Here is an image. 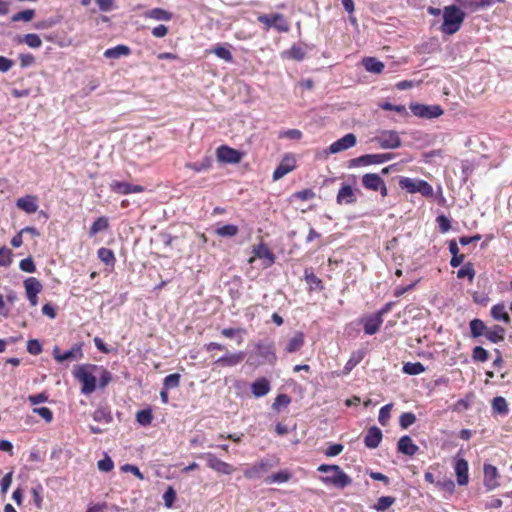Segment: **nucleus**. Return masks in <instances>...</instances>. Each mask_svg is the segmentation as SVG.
I'll use <instances>...</instances> for the list:
<instances>
[{
  "mask_svg": "<svg viewBox=\"0 0 512 512\" xmlns=\"http://www.w3.org/2000/svg\"><path fill=\"white\" fill-rule=\"evenodd\" d=\"M180 384V375L178 373L169 374L164 378V388L172 389L178 387Z\"/></svg>",
  "mask_w": 512,
  "mask_h": 512,
  "instance_id": "nucleus-47",
  "label": "nucleus"
},
{
  "mask_svg": "<svg viewBox=\"0 0 512 512\" xmlns=\"http://www.w3.org/2000/svg\"><path fill=\"white\" fill-rule=\"evenodd\" d=\"M257 350L259 355H261L263 358H265L268 362H272L275 360V354L272 350V347L270 345H263L259 344L257 346Z\"/></svg>",
  "mask_w": 512,
  "mask_h": 512,
  "instance_id": "nucleus-46",
  "label": "nucleus"
},
{
  "mask_svg": "<svg viewBox=\"0 0 512 512\" xmlns=\"http://www.w3.org/2000/svg\"><path fill=\"white\" fill-rule=\"evenodd\" d=\"M34 16H35V11L33 9H27V10H24V11L14 14L12 16L11 20L13 22H18V21L29 22L34 18Z\"/></svg>",
  "mask_w": 512,
  "mask_h": 512,
  "instance_id": "nucleus-44",
  "label": "nucleus"
},
{
  "mask_svg": "<svg viewBox=\"0 0 512 512\" xmlns=\"http://www.w3.org/2000/svg\"><path fill=\"white\" fill-rule=\"evenodd\" d=\"M304 277L310 289H321V280L312 272L311 269H305Z\"/></svg>",
  "mask_w": 512,
  "mask_h": 512,
  "instance_id": "nucleus-38",
  "label": "nucleus"
},
{
  "mask_svg": "<svg viewBox=\"0 0 512 512\" xmlns=\"http://www.w3.org/2000/svg\"><path fill=\"white\" fill-rule=\"evenodd\" d=\"M258 21L266 26L267 29L275 28L279 32H287L289 25L282 14L259 15Z\"/></svg>",
  "mask_w": 512,
  "mask_h": 512,
  "instance_id": "nucleus-8",
  "label": "nucleus"
},
{
  "mask_svg": "<svg viewBox=\"0 0 512 512\" xmlns=\"http://www.w3.org/2000/svg\"><path fill=\"white\" fill-rule=\"evenodd\" d=\"M344 449L342 444H331L325 451L327 457H335L339 455Z\"/></svg>",
  "mask_w": 512,
  "mask_h": 512,
  "instance_id": "nucleus-62",
  "label": "nucleus"
},
{
  "mask_svg": "<svg viewBox=\"0 0 512 512\" xmlns=\"http://www.w3.org/2000/svg\"><path fill=\"white\" fill-rule=\"evenodd\" d=\"M491 314L495 320H509V316L506 313L505 306L503 304L493 306Z\"/></svg>",
  "mask_w": 512,
  "mask_h": 512,
  "instance_id": "nucleus-49",
  "label": "nucleus"
},
{
  "mask_svg": "<svg viewBox=\"0 0 512 512\" xmlns=\"http://www.w3.org/2000/svg\"><path fill=\"white\" fill-rule=\"evenodd\" d=\"M109 226L108 218L105 216L97 218L90 227L89 235L95 236L96 234L106 230Z\"/></svg>",
  "mask_w": 512,
  "mask_h": 512,
  "instance_id": "nucleus-31",
  "label": "nucleus"
},
{
  "mask_svg": "<svg viewBox=\"0 0 512 512\" xmlns=\"http://www.w3.org/2000/svg\"><path fill=\"white\" fill-rule=\"evenodd\" d=\"M238 233V227L233 224L223 225L216 229V234L221 237H233Z\"/></svg>",
  "mask_w": 512,
  "mask_h": 512,
  "instance_id": "nucleus-41",
  "label": "nucleus"
},
{
  "mask_svg": "<svg viewBox=\"0 0 512 512\" xmlns=\"http://www.w3.org/2000/svg\"><path fill=\"white\" fill-rule=\"evenodd\" d=\"M504 329L501 326H494L485 332V337L493 343H497L504 339Z\"/></svg>",
  "mask_w": 512,
  "mask_h": 512,
  "instance_id": "nucleus-32",
  "label": "nucleus"
},
{
  "mask_svg": "<svg viewBox=\"0 0 512 512\" xmlns=\"http://www.w3.org/2000/svg\"><path fill=\"white\" fill-rule=\"evenodd\" d=\"M23 41L31 48H39L42 45L41 38L35 33L26 34Z\"/></svg>",
  "mask_w": 512,
  "mask_h": 512,
  "instance_id": "nucleus-51",
  "label": "nucleus"
},
{
  "mask_svg": "<svg viewBox=\"0 0 512 512\" xmlns=\"http://www.w3.org/2000/svg\"><path fill=\"white\" fill-rule=\"evenodd\" d=\"M33 412L42 417L46 422H51L53 419V413L47 407L34 408Z\"/></svg>",
  "mask_w": 512,
  "mask_h": 512,
  "instance_id": "nucleus-57",
  "label": "nucleus"
},
{
  "mask_svg": "<svg viewBox=\"0 0 512 512\" xmlns=\"http://www.w3.org/2000/svg\"><path fill=\"white\" fill-rule=\"evenodd\" d=\"M210 52L214 53L218 58L228 63H231L233 61V55L231 51L225 46L217 45Z\"/></svg>",
  "mask_w": 512,
  "mask_h": 512,
  "instance_id": "nucleus-34",
  "label": "nucleus"
},
{
  "mask_svg": "<svg viewBox=\"0 0 512 512\" xmlns=\"http://www.w3.org/2000/svg\"><path fill=\"white\" fill-rule=\"evenodd\" d=\"M152 418V413L148 409L140 410L136 415L137 422L143 426L149 425Z\"/></svg>",
  "mask_w": 512,
  "mask_h": 512,
  "instance_id": "nucleus-52",
  "label": "nucleus"
},
{
  "mask_svg": "<svg viewBox=\"0 0 512 512\" xmlns=\"http://www.w3.org/2000/svg\"><path fill=\"white\" fill-rule=\"evenodd\" d=\"M398 451L402 454L413 456L418 451V446L413 443L412 439L409 436H403L399 439Z\"/></svg>",
  "mask_w": 512,
  "mask_h": 512,
  "instance_id": "nucleus-24",
  "label": "nucleus"
},
{
  "mask_svg": "<svg viewBox=\"0 0 512 512\" xmlns=\"http://www.w3.org/2000/svg\"><path fill=\"white\" fill-rule=\"evenodd\" d=\"M200 457L206 459L209 468L220 474L230 475L235 470L232 465L217 458L213 453H204Z\"/></svg>",
  "mask_w": 512,
  "mask_h": 512,
  "instance_id": "nucleus-9",
  "label": "nucleus"
},
{
  "mask_svg": "<svg viewBox=\"0 0 512 512\" xmlns=\"http://www.w3.org/2000/svg\"><path fill=\"white\" fill-rule=\"evenodd\" d=\"M412 113L420 118L434 119L440 117L444 111L440 105L411 104Z\"/></svg>",
  "mask_w": 512,
  "mask_h": 512,
  "instance_id": "nucleus-6",
  "label": "nucleus"
},
{
  "mask_svg": "<svg viewBox=\"0 0 512 512\" xmlns=\"http://www.w3.org/2000/svg\"><path fill=\"white\" fill-rule=\"evenodd\" d=\"M144 17L155 21H170L173 18V14L162 8H153L144 13Z\"/></svg>",
  "mask_w": 512,
  "mask_h": 512,
  "instance_id": "nucleus-26",
  "label": "nucleus"
},
{
  "mask_svg": "<svg viewBox=\"0 0 512 512\" xmlns=\"http://www.w3.org/2000/svg\"><path fill=\"white\" fill-rule=\"evenodd\" d=\"M488 351L482 348L481 346H476L473 349V358L480 362H485L488 360Z\"/></svg>",
  "mask_w": 512,
  "mask_h": 512,
  "instance_id": "nucleus-55",
  "label": "nucleus"
},
{
  "mask_svg": "<svg viewBox=\"0 0 512 512\" xmlns=\"http://www.w3.org/2000/svg\"><path fill=\"white\" fill-rule=\"evenodd\" d=\"M455 473L459 485H466L469 481L468 475V462L464 459H459L455 464Z\"/></svg>",
  "mask_w": 512,
  "mask_h": 512,
  "instance_id": "nucleus-25",
  "label": "nucleus"
},
{
  "mask_svg": "<svg viewBox=\"0 0 512 512\" xmlns=\"http://www.w3.org/2000/svg\"><path fill=\"white\" fill-rule=\"evenodd\" d=\"M19 267L22 271L27 273H33L36 269L35 264L31 258L22 259L20 261Z\"/></svg>",
  "mask_w": 512,
  "mask_h": 512,
  "instance_id": "nucleus-59",
  "label": "nucleus"
},
{
  "mask_svg": "<svg viewBox=\"0 0 512 512\" xmlns=\"http://www.w3.org/2000/svg\"><path fill=\"white\" fill-rule=\"evenodd\" d=\"M52 354L54 359L59 363L66 361H78L83 357L82 343L74 344L70 350L65 352H61L59 347L56 346L54 347Z\"/></svg>",
  "mask_w": 512,
  "mask_h": 512,
  "instance_id": "nucleus-7",
  "label": "nucleus"
},
{
  "mask_svg": "<svg viewBox=\"0 0 512 512\" xmlns=\"http://www.w3.org/2000/svg\"><path fill=\"white\" fill-rule=\"evenodd\" d=\"M357 201L355 190L348 184H343L337 194V203L353 204Z\"/></svg>",
  "mask_w": 512,
  "mask_h": 512,
  "instance_id": "nucleus-19",
  "label": "nucleus"
},
{
  "mask_svg": "<svg viewBox=\"0 0 512 512\" xmlns=\"http://www.w3.org/2000/svg\"><path fill=\"white\" fill-rule=\"evenodd\" d=\"M130 53V49L125 45H117L113 48H109L104 52V56L109 59H117L122 56H127Z\"/></svg>",
  "mask_w": 512,
  "mask_h": 512,
  "instance_id": "nucleus-30",
  "label": "nucleus"
},
{
  "mask_svg": "<svg viewBox=\"0 0 512 512\" xmlns=\"http://www.w3.org/2000/svg\"><path fill=\"white\" fill-rule=\"evenodd\" d=\"M245 358V353L238 352L233 354H226L215 361L216 365L222 367H233L241 363Z\"/></svg>",
  "mask_w": 512,
  "mask_h": 512,
  "instance_id": "nucleus-21",
  "label": "nucleus"
},
{
  "mask_svg": "<svg viewBox=\"0 0 512 512\" xmlns=\"http://www.w3.org/2000/svg\"><path fill=\"white\" fill-rule=\"evenodd\" d=\"M399 186L410 194L419 193L424 197L430 198L434 196L433 187L425 180L410 177H401Z\"/></svg>",
  "mask_w": 512,
  "mask_h": 512,
  "instance_id": "nucleus-4",
  "label": "nucleus"
},
{
  "mask_svg": "<svg viewBox=\"0 0 512 512\" xmlns=\"http://www.w3.org/2000/svg\"><path fill=\"white\" fill-rule=\"evenodd\" d=\"M93 419L97 422L110 423L112 421V416L110 412L105 408H99L94 411Z\"/></svg>",
  "mask_w": 512,
  "mask_h": 512,
  "instance_id": "nucleus-43",
  "label": "nucleus"
},
{
  "mask_svg": "<svg viewBox=\"0 0 512 512\" xmlns=\"http://www.w3.org/2000/svg\"><path fill=\"white\" fill-rule=\"evenodd\" d=\"M492 408L498 414L505 415L508 413L507 401L501 396H497L492 400Z\"/></svg>",
  "mask_w": 512,
  "mask_h": 512,
  "instance_id": "nucleus-35",
  "label": "nucleus"
},
{
  "mask_svg": "<svg viewBox=\"0 0 512 512\" xmlns=\"http://www.w3.org/2000/svg\"><path fill=\"white\" fill-rule=\"evenodd\" d=\"M16 206L28 214L35 213L39 208L38 199L35 195H25L18 198L16 200Z\"/></svg>",
  "mask_w": 512,
  "mask_h": 512,
  "instance_id": "nucleus-18",
  "label": "nucleus"
},
{
  "mask_svg": "<svg viewBox=\"0 0 512 512\" xmlns=\"http://www.w3.org/2000/svg\"><path fill=\"white\" fill-rule=\"evenodd\" d=\"M254 257L250 258L249 262L252 263L255 258L262 260V266L264 268L270 267L275 262L274 254L269 250V248L261 243L254 247L253 249Z\"/></svg>",
  "mask_w": 512,
  "mask_h": 512,
  "instance_id": "nucleus-12",
  "label": "nucleus"
},
{
  "mask_svg": "<svg viewBox=\"0 0 512 512\" xmlns=\"http://www.w3.org/2000/svg\"><path fill=\"white\" fill-rule=\"evenodd\" d=\"M91 370H98V367L95 365H79L74 370V376L81 382V392L84 395H89L96 389L97 379Z\"/></svg>",
  "mask_w": 512,
  "mask_h": 512,
  "instance_id": "nucleus-3",
  "label": "nucleus"
},
{
  "mask_svg": "<svg viewBox=\"0 0 512 512\" xmlns=\"http://www.w3.org/2000/svg\"><path fill=\"white\" fill-rule=\"evenodd\" d=\"M395 503V498L392 496H382L378 499L377 503L375 504L374 508L377 511H384L388 509L391 505Z\"/></svg>",
  "mask_w": 512,
  "mask_h": 512,
  "instance_id": "nucleus-45",
  "label": "nucleus"
},
{
  "mask_svg": "<svg viewBox=\"0 0 512 512\" xmlns=\"http://www.w3.org/2000/svg\"><path fill=\"white\" fill-rule=\"evenodd\" d=\"M393 159V155L391 153H383V154H366L359 156L357 158H353L349 161V167H360V166H369L374 164H382L388 162Z\"/></svg>",
  "mask_w": 512,
  "mask_h": 512,
  "instance_id": "nucleus-5",
  "label": "nucleus"
},
{
  "mask_svg": "<svg viewBox=\"0 0 512 512\" xmlns=\"http://www.w3.org/2000/svg\"><path fill=\"white\" fill-rule=\"evenodd\" d=\"M439 229L442 233H446L450 230L451 224L450 220L445 215H440L436 218Z\"/></svg>",
  "mask_w": 512,
  "mask_h": 512,
  "instance_id": "nucleus-60",
  "label": "nucleus"
},
{
  "mask_svg": "<svg viewBox=\"0 0 512 512\" xmlns=\"http://www.w3.org/2000/svg\"><path fill=\"white\" fill-rule=\"evenodd\" d=\"M436 486L439 489L448 491L449 493H452L455 488V484L450 478H444L443 480H437Z\"/></svg>",
  "mask_w": 512,
  "mask_h": 512,
  "instance_id": "nucleus-56",
  "label": "nucleus"
},
{
  "mask_svg": "<svg viewBox=\"0 0 512 512\" xmlns=\"http://www.w3.org/2000/svg\"><path fill=\"white\" fill-rule=\"evenodd\" d=\"M217 158L223 163L236 164L241 161L242 155L239 151L223 145L217 149Z\"/></svg>",
  "mask_w": 512,
  "mask_h": 512,
  "instance_id": "nucleus-15",
  "label": "nucleus"
},
{
  "mask_svg": "<svg viewBox=\"0 0 512 512\" xmlns=\"http://www.w3.org/2000/svg\"><path fill=\"white\" fill-rule=\"evenodd\" d=\"M362 64L366 71L370 73L380 74L384 69V63L374 57H366L362 60Z\"/></svg>",
  "mask_w": 512,
  "mask_h": 512,
  "instance_id": "nucleus-29",
  "label": "nucleus"
},
{
  "mask_svg": "<svg viewBox=\"0 0 512 512\" xmlns=\"http://www.w3.org/2000/svg\"><path fill=\"white\" fill-rule=\"evenodd\" d=\"M304 344V334L296 332L288 341L284 348L287 353H295L301 349Z\"/></svg>",
  "mask_w": 512,
  "mask_h": 512,
  "instance_id": "nucleus-28",
  "label": "nucleus"
},
{
  "mask_svg": "<svg viewBox=\"0 0 512 512\" xmlns=\"http://www.w3.org/2000/svg\"><path fill=\"white\" fill-rule=\"evenodd\" d=\"M457 277L459 279L468 278L470 282L473 281L475 277V270L471 263H466L457 271Z\"/></svg>",
  "mask_w": 512,
  "mask_h": 512,
  "instance_id": "nucleus-37",
  "label": "nucleus"
},
{
  "mask_svg": "<svg viewBox=\"0 0 512 512\" xmlns=\"http://www.w3.org/2000/svg\"><path fill=\"white\" fill-rule=\"evenodd\" d=\"M365 354L366 352L363 349L353 352L350 356V359L346 363L345 369L348 371L352 370L357 364H359L363 360Z\"/></svg>",
  "mask_w": 512,
  "mask_h": 512,
  "instance_id": "nucleus-36",
  "label": "nucleus"
},
{
  "mask_svg": "<svg viewBox=\"0 0 512 512\" xmlns=\"http://www.w3.org/2000/svg\"><path fill=\"white\" fill-rule=\"evenodd\" d=\"M289 57L295 60H302L305 56V51L299 46H293L288 52Z\"/></svg>",
  "mask_w": 512,
  "mask_h": 512,
  "instance_id": "nucleus-64",
  "label": "nucleus"
},
{
  "mask_svg": "<svg viewBox=\"0 0 512 512\" xmlns=\"http://www.w3.org/2000/svg\"><path fill=\"white\" fill-rule=\"evenodd\" d=\"M221 333L223 336L227 338L235 339L239 344L242 342L243 335L245 332L243 329L240 328H226L223 329Z\"/></svg>",
  "mask_w": 512,
  "mask_h": 512,
  "instance_id": "nucleus-39",
  "label": "nucleus"
},
{
  "mask_svg": "<svg viewBox=\"0 0 512 512\" xmlns=\"http://www.w3.org/2000/svg\"><path fill=\"white\" fill-rule=\"evenodd\" d=\"M109 187H110L111 191H113L117 194H121V195L141 193L144 191V187L141 185H134V184H131L128 182H122V181H117V180H113L109 184Z\"/></svg>",
  "mask_w": 512,
  "mask_h": 512,
  "instance_id": "nucleus-14",
  "label": "nucleus"
},
{
  "mask_svg": "<svg viewBox=\"0 0 512 512\" xmlns=\"http://www.w3.org/2000/svg\"><path fill=\"white\" fill-rule=\"evenodd\" d=\"M471 333L474 337L485 336V332L488 328L484 325V322H470Z\"/></svg>",
  "mask_w": 512,
  "mask_h": 512,
  "instance_id": "nucleus-53",
  "label": "nucleus"
},
{
  "mask_svg": "<svg viewBox=\"0 0 512 512\" xmlns=\"http://www.w3.org/2000/svg\"><path fill=\"white\" fill-rule=\"evenodd\" d=\"M97 254H98L99 259L103 263H105L107 265L114 264L115 257H114V253L112 252V250L102 247L98 250Z\"/></svg>",
  "mask_w": 512,
  "mask_h": 512,
  "instance_id": "nucleus-42",
  "label": "nucleus"
},
{
  "mask_svg": "<svg viewBox=\"0 0 512 512\" xmlns=\"http://www.w3.org/2000/svg\"><path fill=\"white\" fill-rule=\"evenodd\" d=\"M251 391L255 397H263L270 391V383L266 378H259L252 383Z\"/></svg>",
  "mask_w": 512,
  "mask_h": 512,
  "instance_id": "nucleus-27",
  "label": "nucleus"
},
{
  "mask_svg": "<svg viewBox=\"0 0 512 512\" xmlns=\"http://www.w3.org/2000/svg\"><path fill=\"white\" fill-rule=\"evenodd\" d=\"M291 478V474L288 471H280L278 473H274L265 478L266 484L273 483H285Z\"/></svg>",
  "mask_w": 512,
  "mask_h": 512,
  "instance_id": "nucleus-33",
  "label": "nucleus"
},
{
  "mask_svg": "<svg viewBox=\"0 0 512 512\" xmlns=\"http://www.w3.org/2000/svg\"><path fill=\"white\" fill-rule=\"evenodd\" d=\"M27 350L32 355H38L41 353L42 347L38 340H29L27 343Z\"/></svg>",
  "mask_w": 512,
  "mask_h": 512,
  "instance_id": "nucleus-63",
  "label": "nucleus"
},
{
  "mask_svg": "<svg viewBox=\"0 0 512 512\" xmlns=\"http://www.w3.org/2000/svg\"><path fill=\"white\" fill-rule=\"evenodd\" d=\"M97 466L100 471L110 472L113 469L114 464L111 458L106 456L104 459L98 461Z\"/></svg>",
  "mask_w": 512,
  "mask_h": 512,
  "instance_id": "nucleus-58",
  "label": "nucleus"
},
{
  "mask_svg": "<svg viewBox=\"0 0 512 512\" xmlns=\"http://www.w3.org/2000/svg\"><path fill=\"white\" fill-rule=\"evenodd\" d=\"M357 139L353 133H348L342 138L333 142L327 150L324 151L325 155L336 154L341 151L347 150L356 145Z\"/></svg>",
  "mask_w": 512,
  "mask_h": 512,
  "instance_id": "nucleus-10",
  "label": "nucleus"
},
{
  "mask_svg": "<svg viewBox=\"0 0 512 512\" xmlns=\"http://www.w3.org/2000/svg\"><path fill=\"white\" fill-rule=\"evenodd\" d=\"M296 166V160L293 155H285L279 165L273 172V180L277 181L283 178L286 174L294 170Z\"/></svg>",
  "mask_w": 512,
  "mask_h": 512,
  "instance_id": "nucleus-13",
  "label": "nucleus"
},
{
  "mask_svg": "<svg viewBox=\"0 0 512 512\" xmlns=\"http://www.w3.org/2000/svg\"><path fill=\"white\" fill-rule=\"evenodd\" d=\"M392 404H387L383 406L379 411L378 421L381 425L385 426L388 424L390 420V412L392 409Z\"/></svg>",
  "mask_w": 512,
  "mask_h": 512,
  "instance_id": "nucleus-50",
  "label": "nucleus"
},
{
  "mask_svg": "<svg viewBox=\"0 0 512 512\" xmlns=\"http://www.w3.org/2000/svg\"><path fill=\"white\" fill-rule=\"evenodd\" d=\"M465 16V13L456 5L444 7L442 32L447 35L456 33L461 28Z\"/></svg>",
  "mask_w": 512,
  "mask_h": 512,
  "instance_id": "nucleus-1",
  "label": "nucleus"
},
{
  "mask_svg": "<svg viewBox=\"0 0 512 512\" xmlns=\"http://www.w3.org/2000/svg\"><path fill=\"white\" fill-rule=\"evenodd\" d=\"M377 141L380 147L383 149H395L401 145V140L398 133L393 130L382 131L378 135Z\"/></svg>",
  "mask_w": 512,
  "mask_h": 512,
  "instance_id": "nucleus-11",
  "label": "nucleus"
},
{
  "mask_svg": "<svg viewBox=\"0 0 512 512\" xmlns=\"http://www.w3.org/2000/svg\"><path fill=\"white\" fill-rule=\"evenodd\" d=\"M416 422V416L412 412H405L399 418L401 428L407 429Z\"/></svg>",
  "mask_w": 512,
  "mask_h": 512,
  "instance_id": "nucleus-48",
  "label": "nucleus"
},
{
  "mask_svg": "<svg viewBox=\"0 0 512 512\" xmlns=\"http://www.w3.org/2000/svg\"><path fill=\"white\" fill-rule=\"evenodd\" d=\"M11 263V250L5 247L0 248V265L8 266Z\"/></svg>",
  "mask_w": 512,
  "mask_h": 512,
  "instance_id": "nucleus-61",
  "label": "nucleus"
},
{
  "mask_svg": "<svg viewBox=\"0 0 512 512\" xmlns=\"http://www.w3.org/2000/svg\"><path fill=\"white\" fill-rule=\"evenodd\" d=\"M484 485L487 490L492 491L499 486V474L495 466L491 464L484 465Z\"/></svg>",
  "mask_w": 512,
  "mask_h": 512,
  "instance_id": "nucleus-17",
  "label": "nucleus"
},
{
  "mask_svg": "<svg viewBox=\"0 0 512 512\" xmlns=\"http://www.w3.org/2000/svg\"><path fill=\"white\" fill-rule=\"evenodd\" d=\"M270 465L266 461H260L259 463L247 468L244 471V476L248 479H257L260 478L263 474H265L269 469Z\"/></svg>",
  "mask_w": 512,
  "mask_h": 512,
  "instance_id": "nucleus-22",
  "label": "nucleus"
},
{
  "mask_svg": "<svg viewBox=\"0 0 512 512\" xmlns=\"http://www.w3.org/2000/svg\"><path fill=\"white\" fill-rule=\"evenodd\" d=\"M26 295L30 303L35 306L37 304V295L42 290V284L34 277H29L24 281Z\"/></svg>",
  "mask_w": 512,
  "mask_h": 512,
  "instance_id": "nucleus-16",
  "label": "nucleus"
},
{
  "mask_svg": "<svg viewBox=\"0 0 512 512\" xmlns=\"http://www.w3.org/2000/svg\"><path fill=\"white\" fill-rule=\"evenodd\" d=\"M380 107L386 111H395L396 113H399V114L406 113V108L404 105H394L390 102H383L380 104Z\"/></svg>",
  "mask_w": 512,
  "mask_h": 512,
  "instance_id": "nucleus-54",
  "label": "nucleus"
},
{
  "mask_svg": "<svg viewBox=\"0 0 512 512\" xmlns=\"http://www.w3.org/2000/svg\"><path fill=\"white\" fill-rule=\"evenodd\" d=\"M318 471L326 474V476L321 477L323 483L333 485L336 488H345L352 482L351 478L338 465L322 464L318 467Z\"/></svg>",
  "mask_w": 512,
  "mask_h": 512,
  "instance_id": "nucleus-2",
  "label": "nucleus"
},
{
  "mask_svg": "<svg viewBox=\"0 0 512 512\" xmlns=\"http://www.w3.org/2000/svg\"><path fill=\"white\" fill-rule=\"evenodd\" d=\"M403 371L408 375H418L424 372L425 368L420 362H408L404 364Z\"/></svg>",
  "mask_w": 512,
  "mask_h": 512,
  "instance_id": "nucleus-40",
  "label": "nucleus"
},
{
  "mask_svg": "<svg viewBox=\"0 0 512 512\" xmlns=\"http://www.w3.org/2000/svg\"><path fill=\"white\" fill-rule=\"evenodd\" d=\"M383 434L382 431L376 427H370L367 431V434L364 438V443L366 447L370 449L377 448L382 440Z\"/></svg>",
  "mask_w": 512,
  "mask_h": 512,
  "instance_id": "nucleus-20",
  "label": "nucleus"
},
{
  "mask_svg": "<svg viewBox=\"0 0 512 512\" xmlns=\"http://www.w3.org/2000/svg\"><path fill=\"white\" fill-rule=\"evenodd\" d=\"M362 185L366 190L378 191L380 184L383 182L382 177L377 173H366L362 176Z\"/></svg>",
  "mask_w": 512,
  "mask_h": 512,
  "instance_id": "nucleus-23",
  "label": "nucleus"
}]
</instances>
